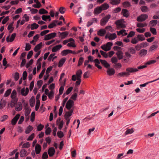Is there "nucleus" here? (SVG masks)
Returning <instances> with one entry per match:
<instances>
[{"mask_svg":"<svg viewBox=\"0 0 159 159\" xmlns=\"http://www.w3.org/2000/svg\"><path fill=\"white\" fill-rule=\"evenodd\" d=\"M113 45L111 42H108L106 45H103L101 46V48L104 51H107L111 50V47Z\"/></svg>","mask_w":159,"mask_h":159,"instance_id":"1","label":"nucleus"},{"mask_svg":"<svg viewBox=\"0 0 159 159\" xmlns=\"http://www.w3.org/2000/svg\"><path fill=\"white\" fill-rule=\"evenodd\" d=\"M111 17V15L108 14L103 18L100 21V25L103 26L106 25Z\"/></svg>","mask_w":159,"mask_h":159,"instance_id":"2","label":"nucleus"},{"mask_svg":"<svg viewBox=\"0 0 159 159\" xmlns=\"http://www.w3.org/2000/svg\"><path fill=\"white\" fill-rule=\"evenodd\" d=\"M148 15L143 14L137 18V20L139 22H142L147 19L148 18Z\"/></svg>","mask_w":159,"mask_h":159,"instance_id":"3","label":"nucleus"},{"mask_svg":"<svg viewBox=\"0 0 159 159\" xmlns=\"http://www.w3.org/2000/svg\"><path fill=\"white\" fill-rule=\"evenodd\" d=\"M57 34L56 33H53L46 35L44 37V40H48L51 39H52L56 36Z\"/></svg>","mask_w":159,"mask_h":159,"instance_id":"4","label":"nucleus"},{"mask_svg":"<svg viewBox=\"0 0 159 159\" xmlns=\"http://www.w3.org/2000/svg\"><path fill=\"white\" fill-rule=\"evenodd\" d=\"M74 102L73 101L71 100H69L67 102L66 107L69 110H70L72 106L74 105Z\"/></svg>","mask_w":159,"mask_h":159,"instance_id":"5","label":"nucleus"},{"mask_svg":"<svg viewBox=\"0 0 159 159\" xmlns=\"http://www.w3.org/2000/svg\"><path fill=\"white\" fill-rule=\"evenodd\" d=\"M19 91L20 92L21 94L23 96H26L28 93L29 90L28 88H26L25 90V88H23L20 90V89H19Z\"/></svg>","mask_w":159,"mask_h":159,"instance_id":"6","label":"nucleus"},{"mask_svg":"<svg viewBox=\"0 0 159 159\" xmlns=\"http://www.w3.org/2000/svg\"><path fill=\"white\" fill-rule=\"evenodd\" d=\"M16 33H13L11 35V37L10 39V35H9V36H8L7 38H6V40L8 42H12L14 40V39L16 36Z\"/></svg>","mask_w":159,"mask_h":159,"instance_id":"7","label":"nucleus"},{"mask_svg":"<svg viewBox=\"0 0 159 159\" xmlns=\"http://www.w3.org/2000/svg\"><path fill=\"white\" fill-rule=\"evenodd\" d=\"M48 153L50 157H52L55 152V150L53 147H51L48 150Z\"/></svg>","mask_w":159,"mask_h":159,"instance_id":"8","label":"nucleus"},{"mask_svg":"<svg viewBox=\"0 0 159 159\" xmlns=\"http://www.w3.org/2000/svg\"><path fill=\"white\" fill-rule=\"evenodd\" d=\"M20 115L19 114H17L11 120V124L12 125H15L16 124L17 121L19 118Z\"/></svg>","mask_w":159,"mask_h":159,"instance_id":"9","label":"nucleus"},{"mask_svg":"<svg viewBox=\"0 0 159 159\" xmlns=\"http://www.w3.org/2000/svg\"><path fill=\"white\" fill-rule=\"evenodd\" d=\"M41 149V146L38 144H37L35 147V150L37 154L40 153Z\"/></svg>","mask_w":159,"mask_h":159,"instance_id":"10","label":"nucleus"},{"mask_svg":"<svg viewBox=\"0 0 159 159\" xmlns=\"http://www.w3.org/2000/svg\"><path fill=\"white\" fill-rule=\"evenodd\" d=\"M107 74L109 75H113L115 72V70L112 68H109L107 69Z\"/></svg>","mask_w":159,"mask_h":159,"instance_id":"11","label":"nucleus"},{"mask_svg":"<svg viewBox=\"0 0 159 159\" xmlns=\"http://www.w3.org/2000/svg\"><path fill=\"white\" fill-rule=\"evenodd\" d=\"M62 47V46L61 44L57 45L52 48V51L54 52H56L58 50L60 49Z\"/></svg>","mask_w":159,"mask_h":159,"instance_id":"12","label":"nucleus"},{"mask_svg":"<svg viewBox=\"0 0 159 159\" xmlns=\"http://www.w3.org/2000/svg\"><path fill=\"white\" fill-rule=\"evenodd\" d=\"M18 101L17 98H12V100L11 102L10 106L12 107H14L16 103Z\"/></svg>","mask_w":159,"mask_h":159,"instance_id":"13","label":"nucleus"},{"mask_svg":"<svg viewBox=\"0 0 159 159\" xmlns=\"http://www.w3.org/2000/svg\"><path fill=\"white\" fill-rule=\"evenodd\" d=\"M123 53L121 51H118L116 53V55L119 59H121L123 58Z\"/></svg>","mask_w":159,"mask_h":159,"instance_id":"14","label":"nucleus"},{"mask_svg":"<svg viewBox=\"0 0 159 159\" xmlns=\"http://www.w3.org/2000/svg\"><path fill=\"white\" fill-rule=\"evenodd\" d=\"M126 70L129 72L133 73L137 72L138 71L137 68H128L126 69Z\"/></svg>","mask_w":159,"mask_h":159,"instance_id":"15","label":"nucleus"},{"mask_svg":"<svg viewBox=\"0 0 159 159\" xmlns=\"http://www.w3.org/2000/svg\"><path fill=\"white\" fill-rule=\"evenodd\" d=\"M100 61L101 63L106 68L110 67V65L105 60L100 59Z\"/></svg>","mask_w":159,"mask_h":159,"instance_id":"16","label":"nucleus"},{"mask_svg":"<svg viewBox=\"0 0 159 159\" xmlns=\"http://www.w3.org/2000/svg\"><path fill=\"white\" fill-rule=\"evenodd\" d=\"M102 11V9L100 7H98L94 9V13L95 14L98 15Z\"/></svg>","mask_w":159,"mask_h":159,"instance_id":"17","label":"nucleus"},{"mask_svg":"<svg viewBox=\"0 0 159 159\" xmlns=\"http://www.w3.org/2000/svg\"><path fill=\"white\" fill-rule=\"evenodd\" d=\"M66 60V58H61L59 61L58 63V66L59 67H61L64 63L65 62Z\"/></svg>","mask_w":159,"mask_h":159,"instance_id":"18","label":"nucleus"},{"mask_svg":"<svg viewBox=\"0 0 159 159\" xmlns=\"http://www.w3.org/2000/svg\"><path fill=\"white\" fill-rule=\"evenodd\" d=\"M106 33V30L104 29H101L98 32V35L100 36H103Z\"/></svg>","mask_w":159,"mask_h":159,"instance_id":"19","label":"nucleus"},{"mask_svg":"<svg viewBox=\"0 0 159 159\" xmlns=\"http://www.w3.org/2000/svg\"><path fill=\"white\" fill-rule=\"evenodd\" d=\"M116 24L119 27L122 28H125V25L123 24L122 23L120 20H117L116 22Z\"/></svg>","mask_w":159,"mask_h":159,"instance_id":"20","label":"nucleus"},{"mask_svg":"<svg viewBox=\"0 0 159 159\" xmlns=\"http://www.w3.org/2000/svg\"><path fill=\"white\" fill-rule=\"evenodd\" d=\"M58 20H55L53 21V22L50 23L48 26V27L49 28H52L56 26V23H57Z\"/></svg>","mask_w":159,"mask_h":159,"instance_id":"21","label":"nucleus"},{"mask_svg":"<svg viewBox=\"0 0 159 159\" xmlns=\"http://www.w3.org/2000/svg\"><path fill=\"white\" fill-rule=\"evenodd\" d=\"M94 61L95 63V66L97 67V68L99 69H101L102 68V67L99 65L100 64V62L98 59H96Z\"/></svg>","mask_w":159,"mask_h":159,"instance_id":"22","label":"nucleus"},{"mask_svg":"<svg viewBox=\"0 0 159 159\" xmlns=\"http://www.w3.org/2000/svg\"><path fill=\"white\" fill-rule=\"evenodd\" d=\"M109 7V5L106 3H104L100 6L102 11L107 9Z\"/></svg>","mask_w":159,"mask_h":159,"instance_id":"23","label":"nucleus"},{"mask_svg":"<svg viewBox=\"0 0 159 159\" xmlns=\"http://www.w3.org/2000/svg\"><path fill=\"white\" fill-rule=\"evenodd\" d=\"M73 112V110L72 109L70 110L69 111L66 112L65 116V118H70V116L72 115Z\"/></svg>","mask_w":159,"mask_h":159,"instance_id":"24","label":"nucleus"},{"mask_svg":"<svg viewBox=\"0 0 159 159\" xmlns=\"http://www.w3.org/2000/svg\"><path fill=\"white\" fill-rule=\"evenodd\" d=\"M122 13L124 16L127 17L129 16L128 11L126 9H123L122 10Z\"/></svg>","mask_w":159,"mask_h":159,"instance_id":"25","label":"nucleus"},{"mask_svg":"<svg viewBox=\"0 0 159 159\" xmlns=\"http://www.w3.org/2000/svg\"><path fill=\"white\" fill-rule=\"evenodd\" d=\"M82 73V71L81 70H79L76 72L77 80H79L81 78Z\"/></svg>","mask_w":159,"mask_h":159,"instance_id":"26","label":"nucleus"},{"mask_svg":"<svg viewBox=\"0 0 159 159\" xmlns=\"http://www.w3.org/2000/svg\"><path fill=\"white\" fill-rule=\"evenodd\" d=\"M22 108V105L21 103L19 102L16 107V110L17 111H21Z\"/></svg>","mask_w":159,"mask_h":159,"instance_id":"27","label":"nucleus"},{"mask_svg":"<svg viewBox=\"0 0 159 159\" xmlns=\"http://www.w3.org/2000/svg\"><path fill=\"white\" fill-rule=\"evenodd\" d=\"M20 157H23L27 155V151L25 149H22L20 152Z\"/></svg>","mask_w":159,"mask_h":159,"instance_id":"28","label":"nucleus"},{"mask_svg":"<svg viewBox=\"0 0 159 159\" xmlns=\"http://www.w3.org/2000/svg\"><path fill=\"white\" fill-rule=\"evenodd\" d=\"M6 104V101L4 100L1 99L0 103V109H2L3 107H4Z\"/></svg>","mask_w":159,"mask_h":159,"instance_id":"29","label":"nucleus"},{"mask_svg":"<svg viewBox=\"0 0 159 159\" xmlns=\"http://www.w3.org/2000/svg\"><path fill=\"white\" fill-rule=\"evenodd\" d=\"M116 38V35L115 33L110 34L108 36V39L109 40H112Z\"/></svg>","mask_w":159,"mask_h":159,"instance_id":"30","label":"nucleus"},{"mask_svg":"<svg viewBox=\"0 0 159 159\" xmlns=\"http://www.w3.org/2000/svg\"><path fill=\"white\" fill-rule=\"evenodd\" d=\"M71 52V50L69 49H66L63 50L61 52V55L63 56H66L68 53H70V52Z\"/></svg>","mask_w":159,"mask_h":159,"instance_id":"31","label":"nucleus"},{"mask_svg":"<svg viewBox=\"0 0 159 159\" xmlns=\"http://www.w3.org/2000/svg\"><path fill=\"white\" fill-rule=\"evenodd\" d=\"M56 124L58 126V128L59 129H61L63 127L64 122L63 121H61L59 123H58V120H57Z\"/></svg>","mask_w":159,"mask_h":159,"instance_id":"32","label":"nucleus"},{"mask_svg":"<svg viewBox=\"0 0 159 159\" xmlns=\"http://www.w3.org/2000/svg\"><path fill=\"white\" fill-rule=\"evenodd\" d=\"M110 3L112 5H117L120 2V0H110Z\"/></svg>","mask_w":159,"mask_h":159,"instance_id":"33","label":"nucleus"},{"mask_svg":"<svg viewBox=\"0 0 159 159\" xmlns=\"http://www.w3.org/2000/svg\"><path fill=\"white\" fill-rule=\"evenodd\" d=\"M33 128L31 125L28 126L26 129L25 132L26 134L29 133L33 129Z\"/></svg>","mask_w":159,"mask_h":159,"instance_id":"34","label":"nucleus"},{"mask_svg":"<svg viewBox=\"0 0 159 159\" xmlns=\"http://www.w3.org/2000/svg\"><path fill=\"white\" fill-rule=\"evenodd\" d=\"M63 34H61L60 36H59V37L61 38V39H64L65 38L68 34L69 33L67 31H65L62 32Z\"/></svg>","mask_w":159,"mask_h":159,"instance_id":"35","label":"nucleus"},{"mask_svg":"<svg viewBox=\"0 0 159 159\" xmlns=\"http://www.w3.org/2000/svg\"><path fill=\"white\" fill-rule=\"evenodd\" d=\"M130 75V74L129 72H122L120 73H119L118 74L117 76L122 77L124 76L125 75Z\"/></svg>","mask_w":159,"mask_h":159,"instance_id":"36","label":"nucleus"},{"mask_svg":"<svg viewBox=\"0 0 159 159\" xmlns=\"http://www.w3.org/2000/svg\"><path fill=\"white\" fill-rule=\"evenodd\" d=\"M147 53V51L145 49H141L140 52L139 54L141 56H145Z\"/></svg>","mask_w":159,"mask_h":159,"instance_id":"37","label":"nucleus"},{"mask_svg":"<svg viewBox=\"0 0 159 159\" xmlns=\"http://www.w3.org/2000/svg\"><path fill=\"white\" fill-rule=\"evenodd\" d=\"M128 51L132 54H135L136 52V50L133 47H129L128 49Z\"/></svg>","mask_w":159,"mask_h":159,"instance_id":"38","label":"nucleus"},{"mask_svg":"<svg viewBox=\"0 0 159 159\" xmlns=\"http://www.w3.org/2000/svg\"><path fill=\"white\" fill-rule=\"evenodd\" d=\"M159 80V78L157 79H156L155 80H153V81H149V82H147V83H146L144 84H140L139 86L141 88V87H145L146 86V85L148 84L149 83H152L153 82H155L157 80Z\"/></svg>","mask_w":159,"mask_h":159,"instance_id":"39","label":"nucleus"},{"mask_svg":"<svg viewBox=\"0 0 159 159\" xmlns=\"http://www.w3.org/2000/svg\"><path fill=\"white\" fill-rule=\"evenodd\" d=\"M16 92L15 90H13L11 93V98H17L16 97Z\"/></svg>","mask_w":159,"mask_h":159,"instance_id":"40","label":"nucleus"},{"mask_svg":"<svg viewBox=\"0 0 159 159\" xmlns=\"http://www.w3.org/2000/svg\"><path fill=\"white\" fill-rule=\"evenodd\" d=\"M42 44V43H40L39 44L36 45L34 48V51L35 52H37L38 50L40 49L41 47Z\"/></svg>","mask_w":159,"mask_h":159,"instance_id":"41","label":"nucleus"},{"mask_svg":"<svg viewBox=\"0 0 159 159\" xmlns=\"http://www.w3.org/2000/svg\"><path fill=\"white\" fill-rule=\"evenodd\" d=\"M39 25L35 23H34L31 25V30H33L37 29Z\"/></svg>","mask_w":159,"mask_h":159,"instance_id":"42","label":"nucleus"},{"mask_svg":"<svg viewBox=\"0 0 159 159\" xmlns=\"http://www.w3.org/2000/svg\"><path fill=\"white\" fill-rule=\"evenodd\" d=\"M134 132L133 128L131 129H128L125 132V134L127 135L128 134H131Z\"/></svg>","mask_w":159,"mask_h":159,"instance_id":"43","label":"nucleus"},{"mask_svg":"<svg viewBox=\"0 0 159 159\" xmlns=\"http://www.w3.org/2000/svg\"><path fill=\"white\" fill-rule=\"evenodd\" d=\"M123 7L125 8H127L130 6V3L129 2H125L123 3Z\"/></svg>","mask_w":159,"mask_h":159,"instance_id":"44","label":"nucleus"},{"mask_svg":"<svg viewBox=\"0 0 159 159\" xmlns=\"http://www.w3.org/2000/svg\"><path fill=\"white\" fill-rule=\"evenodd\" d=\"M157 23V21L156 20H152L150 22V24L152 25V26H155Z\"/></svg>","mask_w":159,"mask_h":159,"instance_id":"45","label":"nucleus"},{"mask_svg":"<svg viewBox=\"0 0 159 159\" xmlns=\"http://www.w3.org/2000/svg\"><path fill=\"white\" fill-rule=\"evenodd\" d=\"M39 13L41 14H47L48 13V12L44 9L42 8L39 10Z\"/></svg>","mask_w":159,"mask_h":159,"instance_id":"46","label":"nucleus"},{"mask_svg":"<svg viewBox=\"0 0 159 159\" xmlns=\"http://www.w3.org/2000/svg\"><path fill=\"white\" fill-rule=\"evenodd\" d=\"M57 135L59 138H61L64 136V134L62 131H58L57 133Z\"/></svg>","mask_w":159,"mask_h":159,"instance_id":"47","label":"nucleus"},{"mask_svg":"<svg viewBox=\"0 0 159 159\" xmlns=\"http://www.w3.org/2000/svg\"><path fill=\"white\" fill-rule=\"evenodd\" d=\"M31 111V109L30 108H28V109L25 110V116H29Z\"/></svg>","mask_w":159,"mask_h":159,"instance_id":"48","label":"nucleus"},{"mask_svg":"<svg viewBox=\"0 0 159 159\" xmlns=\"http://www.w3.org/2000/svg\"><path fill=\"white\" fill-rule=\"evenodd\" d=\"M137 37L139 40L141 41L144 40L145 39L144 36L143 35L139 34L137 35Z\"/></svg>","mask_w":159,"mask_h":159,"instance_id":"49","label":"nucleus"},{"mask_svg":"<svg viewBox=\"0 0 159 159\" xmlns=\"http://www.w3.org/2000/svg\"><path fill=\"white\" fill-rule=\"evenodd\" d=\"M84 60V58L82 57H81L80 58L78 64V66H80L82 64Z\"/></svg>","mask_w":159,"mask_h":159,"instance_id":"50","label":"nucleus"},{"mask_svg":"<svg viewBox=\"0 0 159 159\" xmlns=\"http://www.w3.org/2000/svg\"><path fill=\"white\" fill-rule=\"evenodd\" d=\"M147 25V23H138L137 24V27L142 28L146 26Z\"/></svg>","mask_w":159,"mask_h":159,"instance_id":"51","label":"nucleus"},{"mask_svg":"<svg viewBox=\"0 0 159 159\" xmlns=\"http://www.w3.org/2000/svg\"><path fill=\"white\" fill-rule=\"evenodd\" d=\"M141 10L142 12H146L148 10V8L147 6H143L141 7Z\"/></svg>","mask_w":159,"mask_h":159,"instance_id":"52","label":"nucleus"},{"mask_svg":"<svg viewBox=\"0 0 159 159\" xmlns=\"http://www.w3.org/2000/svg\"><path fill=\"white\" fill-rule=\"evenodd\" d=\"M54 93L53 91L51 90L50 93L48 95V96L49 99H51L54 96Z\"/></svg>","mask_w":159,"mask_h":159,"instance_id":"53","label":"nucleus"},{"mask_svg":"<svg viewBox=\"0 0 159 159\" xmlns=\"http://www.w3.org/2000/svg\"><path fill=\"white\" fill-rule=\"evenodd\" d=\"M11 89H8L6 91V92L4 94V96L5 97L8 96L10 95V93H11Z\"/></svg>","mask_w":159,"mask_h":159,"instance_id":"54","label":"nucleus"},{"mask_svg":"<svg viewBox=\"0 0 159 159\" xmlns=\"http://www.w3.org/2000/svg\"><path fill=\"white\" fill-rule=\"evenodd\" d=\"M111 61L112 63L115 64L118 61V59L116 57H113L111 59Z\"/></svg>","mask_w":159,"mask_h":159,"instance_id":"55","label":"nucleus"},{"mask_svg":"<svg viewBox=\"0 0 159 159\" xmlns=\"http://www.w3.org/2000/svg\"><path fill=\"white\" fill-rule=\"evenodd\" d=\"M150 30L153 34L154 35L157 34L156 30L155 28L151 27L150 28Z\"/></svg>","mask_w":159,"mask_h":159,"instance_id":"56","label":"nucleus"},{"mask_svg":"<svg viewBox=\"0 0 159 159\" xmlns=\"http://www.w3.org/2000/svg\"><path fill=\"white\" fill-rule=\"evenodd\" d=\"M66 11V9L63 7H60L59 9V11L61 14L64 13Z\"/></svg>","mask_w":159,"mask_h":159,"instance_id":"57","label":"nucleus"},{"mask_svg":"<svg viewBox=\"0 0 159 159\" xmlns=\"http://www.w3.org/2000/svg\"><path fill=\"white\" fill-rule=\"evenodd\" d=\"M44 127V125L41 124H39L37 127V130L38 131H40L42 130Z\"/></svg>","mask_w":159,"mask_h":159,"instance_id":"58","label":"nucleus"},{"mask_svg":"<svg viewBox=\"0 0 159 159\" xmlns=\"http://www.w3.org/2000/svg\"><path fill=\"white\" fill-rule=\"evenodd\" d=\"M48 158V156L47 152H45L42 156V159H47Z\"/></svg>","mask_w":159,"mask_h":159,"instance_id":"59","label":"nucleus"},{"mask_svg":"<svg viewBox=\"0 0 159 159\" xmlns=\"http://www.w3.org/2000/svg\"><path fill=\"white\" fill-rule=\"evenodd\" d=\"M40 104V102H39V100L37 101L36 102V106H35V109L36 111H37L38 110L39 108Z\"/></svg>","mask_w":159,"mask_h":159,"instance_id":"60","label":"nucleus"},{"mask_svg":"<svg viewBox=\"0 0 159 159\" xmlns=\"http://www.w3.org/2000/svg\"><path fill=\"white\" fill-rule=\"evenodd\" d=\"M52 130L51 128L50 127H48L46 130L45 133L46 134L48 135L50 134V133L51 132Z\"/></svg>","mask_w":159,"mask_h":159,"instance_id":"61","label":"nucleus"},{"mask_svg":"<svg viewBox=\"0 0 159 159\" xmlns=\"http://www.w3.org/2000/svg\"><path fill=\"white\" fill-rule=\"evenodd\" d=\"M100 52L101 54L104 57L107 58L108 57V54L105 52H103L102 50L100 51Z\"/></svg>","mask_w":159,"mask_h":159,"instance_id":"62","label":"nucleus"},{"mask_svg":"<svg viewBox=\"0 0 159 159\" xmlns=\"http://www.w3.org/2000/svg\"><path fill=\"white\" fill-rule=\"evenodd\" d=\"M33 62V59H31L30 61L29 62L26 64V67L27 68H29L30 66V65L32 64Z\"/></svg>","mask_w":159,"mask_h":159,"instance_id":"63","label":"nucleus"},{"mask_svg":"<svg viewBox=\"0 0 159 159\" xmlns=\"http://www.w3.org/2000/svg\"><path fill=\"white\" fill-rule=\"evenodd\" d=\"M33 54V51H30L28 54L27 56V59H30L32 57Z\"/></svg>","mask_w":159,"mask_h":159,"instance_id":"64","label":"nucleus"}]
</instances>
